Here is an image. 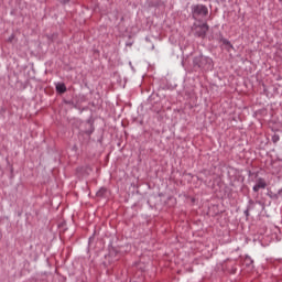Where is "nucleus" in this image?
<instances>
[{"instance_id": "obj_5", "label": "nucleus", "mask_w": 282, "mask_h": 282, "mask_svg": "<svg viewBox=\"0 0 282 282\" xmlns=\"http://www.w3.org/2000/svg\"><path fill=\"white\" fill-rule=\"evenodd\" d=\"M221 42H223V44H224L225 46H227V51H228V52H230L231 50H234V46L231 45V43H230L229 40L223 39Z\"/></svg>"}, {"instance_id": "obj_1", "label": "nucleus", "mask_w": 282, "mask_h": 282, "mask_svg": "<svg viewBox=\"0 0 282 282\" xmlns=\"http://www.w3.org/2000/svg\"><path fill=\"white\" fill-rule=\"evenodd\" d=\"M207 13H208V10L206 6H202V4L193 6V18L195 20L206 17Z\"/></svg>"}, {"instance_id": "obj_6", "label": "nucleus", "mask_w": 282, "mask_h": 282, "mask_svg": "<svg viewBox=\"0 0 282 282\" xmlns=\"http://www.w3.org/2000/svg\"><path fill=\"white\" fill-rule=\"evenodd\" d=\"M68 2V0H64V3H67Z\"/></svg>"}, {"instance_id": "obj_3", "label": "nucleus", "mask_w": 282, "mask_h": 282, "mask_svg": "<svg viewBox=\"0 0 282 282\" xmlns=\"http://www.w3.org/2000/svg\"><path fill=\"white\" fill-rule=\"evenodd\" d=\"M208 30H209V26L206 23L198 25L197 26L198 36H205Z\"/></svg>"}, {"instance_id": "obj_4", "label": "nucleus", "mask_w": 282, "mask_h": 282, "mask_svg": "<svg viewBox=\"0 0 282 282\" xmlns=\"http://www.w3.org/2000/svg\"><path fill=\"white\" fill-rule=\"evenodd\" d=\"M56 90H57V93H59V94H65V91H67V87H65L64 84H57V85H56Z\"/></svg>"}, {"instance_id": "obj_2", "label": "nucleus", "mask_w": 282, "mask_h": 282, "mask_svg": "<svg viewBox=\"0 0 282 282\" xmlns=\"http://www.w3.org/2000/svg\"><path fill=\"white\" fill-rule=\"evenodd\" d=\"M265 186V181H263V178H260L256 182V185L253 186V192L258 193L260 189H264Z\"/></svg>"}]
</instances>
